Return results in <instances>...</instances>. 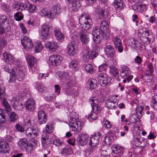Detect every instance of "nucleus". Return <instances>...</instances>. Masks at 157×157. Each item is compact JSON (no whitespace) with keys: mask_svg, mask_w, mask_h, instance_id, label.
Returning <instances> with one entry per match:
<instances>
[{"mask_svg":"<svg viewBox=\"0 0 157 157\" xmlns=\"http://www.w3.org/2000/svg\"><path fill=\"white\" fill-rule=\"evenodd\" d=\"M105 52L108 57H113L115 56V51L114 48L110 45L106 46L105 48Z\"/></svg>","mask_w":157,"mask_h":157,"instance_id":"nucleus-25","label":"nucleus"},{"mask_svg":"<svg viewBox=\"0 0 157 157\" xmlns=\"http://www.w3.org/2000/svg\"><path fill=\"white\" fill-rule=\"evenodd\" d=\"M3 56L4 62L8 64H13V56L10 54L5 52L3 54Z\"/></svg>","mask_w":157,"mask_h":157,"instance_id":"nucleus-30","label":"nucleus"},{"mask_svg":"<svg viewBox=\"0 0 157 157\" xmlns=\"http://www.w3.org/2000/svg\"><path fill=\"white\" fill-rule=\"evenodd\" d=\"M152 37V35H150L147 36L145 37H141L140 38L142 42L144 43H149L151 41V37Z\"/></svg>","mask_w":157,"mask_h":157,"instance_id":"nucleus-52","label":"nucleus"},{"mask_svg":"<svg viewBox=\"0 0 157 157\" xmlns=\"http://www.w3.org/2000/svg\"><path fill=\"white\" fill-rule=\"evenodd\" d=\"M44 96L45 100L49 102L52 101L53 99H56V95L54 94H45Z\"/></svg>","mask_w":157,"mask_h":157,"instance_id":"nucleus-45","label":"nucleus"},{"mask_svg":"<svg viewBox=\"0 0 157 157\" xmlns=\"http://www.w3.org/2000/svg\"><path fill=\"white\" fill-rule=\"evenodd\" d=\"M97 14L100 18H103V15L104 14V11L101 8H99L97 9Z\"/></svg>","mask_w":157,"mask_h":157,"instance_id":"nucleus-64","label":"nucleus"},{"mask_svg":"<svg viewBox=\"0 0 157 157\" xmlns=\"http://www.w3.org/2000/svg\"><path fill=\"white\" fill-rule=\"evenodd\" d=\"M88 138L89 137L87 135L81 134L77 138V143L80 146L86 145L87 143Z\"/></svg>","mask_w":157,"mask_h":157,"instance_id":"nucleus-24","label":"nucleus"},{"mask_svg":"<svg viewBox=\"0 0 157 157\" xmlns=\"http://www.w3.org/2000/svg\"><path fill=\"white\" fill-rule=\"evenodd\" d=\"M97 82L96 80L94 78H91L88 81L89 88L90 90L96 88L97 86Z\"/></svg>","mask_w":157,"mask_h":157,"instance_id":"nucleus-36","label":"nucleus"},{"mask_svg":"<svg viewBox=\"0 0 157 157\" xmlns=\"http://www.w3.org/2000/svg\"><path fill=\"white\" fill-rule=\"evenodd\" d=\"M21 69L22 68L20 65L17 66V65H15L14 67L12 68L13 72H14L17 78L20 81H21L24 78L26 74L25 70Z\"/></svg>","mask_w":157,"mask_h":157,"instance_id":"nucleus-9","label":"nucleus"},{"mask_svg":"<svg viewBox=\"0 0 157 157\" xmlns=\"http://www.w3.org/2000/svg\"><path fill=\"white\" fill-rule=\"evenodd\" d=\"M138 35L140 38H141V37L147 36L151 35L149 33L148 31L144 28L140 29L138 30Z\"/></svg>","mask_w":157,"mask_h":157,"instance_id":"nucleus-31","label":"nucleus"},{"mask_svg":"<svg viewBox=\"0 0 157 157\" xmlns=\"http://www.w3.org/2000/svg\"><path fill=\"white\" fill-rule=\"evenodd\" d=\"M43 49V46L42 45L40 41H38L36 43L35 48V52L36 53L40 52Z\"/></svg>","mask_w":157,"mask_h":157,"instance_id":"nucleus-51","label":"nucleus"},{"mask_svg":"<svg viewBox=\"0 0 157 157\" xmlns=\"http://www.w3.org/2000/svg\"><path fill=\"white\" fill-rule=\"evenodd\" d=\"M69 67L70 68L77 70L78 68V63L76 60H73L69 64Z\"/></svg>","mask_w":157,"mask_h":157,"instance_id":"nucleus-57","label":"nucleus"},{"mask_svg":"<svg viewBox=\"0 0 157 157\" xmlns=\"http://www.w3.org/2000/svg\"><path fill=\"white\" fill-rule=\"evenodd\" d=\"M72 153V150L71 148L69 147H65L64 148L62 149L60 153L65 156L69 155Z\"/></svg>","mask_w":157,"mask_h":157,"instance_id":"nucleus-38","label":"nucleus"},{"mask_svg":"<svg viewBox=\"0 0 157 157\" xmlns=\"http://www.w3.org/2000/svg\"><path fill=\"white\" fill-rule=\"evenodd\" d=\"M62 60V57L60 55H52L49 57L48 63L49 65L56 66L59 65L61 63Z\"/></svg>","mask_w":157,"mask_h":157,"instance_id":"nucleus-12","label":"nucleus"},{"mask_svg":"<svg viewBox=\"0 0 157 157\" xmlns=\"http://www.w3.org/2000/svg\"><path fill=\"white\" fill-rule=\"evenodd\" d=\"M69 2L68 7L71 11H76L81 6L79 0H67Z\"/></svg>","mask_w":157,"mask_h":157,"instance_id":"nucleus-16","label":"nucleus"},{"mask_svg":"<svg viewBox=\"0 0 157 157\" xmlns=\"http://www.w3.org/2000/svg\"><path fill=\"white\" fill-rule=\"evenodd\" d=\"M50 12V10H48L47 9H44L42 10L40 14L42 16H47L49 18H51V17L48 16L49 15H50L49 12Z\"/></svg>","mask_w":157,"mask_h":157,"instance_id":"nucleus-61","label":"nucleus"},{"mask_svg":"<svg viewBox=\"0 0 157 157\" xmlns=\"http://www.w3.org/2000/svg\"><path fill=\"white\" fill-rule=\"evenodd\" d=\"M103 120V127L106 128H110L112 126L111 122L106 119H104Z\"/></svg>","mask_w":157,"mask_h":157,"instance_id":"nucleus-63","label":"nucleus"},{"mask_svg":"<svg viewBox=\"0 0 157 157\" xmlns=\"http://www.w3.org/2000/svg\"><path fill=\"white\" fill-rule=\"evenodd\" d=\"M109 27L108 21L106 20H103L101 22L100 28L101 31L109 30Z\"/></svg>","mask_w":157,"mask_h":157,"instance_id":"nucleus-37","label":"nucleus"},{"mask_svg":"<svg viewBox=\"0 0 157 157\" xmlns=\"http://www.w3.org/2000/svg\"><path fill=\"white\" fill-rule=\"evenodd\" d=\"M115 105V104L111 101L109 99L107 100L105 102V106L106 107L109 109L116 108V106Z\"/></svg>","mask_w":157,"mask_h":157,"instance_id":"nucleus-44","label":"nucleus"},{"mask_svg":"<svg viewBox=\"0 0 157 157\" xmlns=\"http://www.w3.org/2000/svg\"><path fill=\"white\" fill-rule=\"evenodd\" d=\"M79 23L81 27L85 30L91 29L93 24L91 17L88 14L85 13H82L80 17Z\"/></svg>","mask_w":157,"mask_h":157,"instance_id":"nucleus-4","label":"nucleus"},{"mask_svg":"<svg viewBox=\"0 0 157 157\" xmlns=\"http://www.w3.org/2000/svg\"><path fill=\"white\" fill-rule=\"evenodd\" d=\"M68 55L71 56H75L78 52L77 45L74 41H71L68 44L67 47Z\"/></svg>","mask_w":157,"mask_h":157,"instance_id":"nucleus-10","label":"nucleus"},{"mask_svg":"<svg viewBox=\"0 0 157 157\" xmlns=\"http://www.w3.org/2000/svg\"><path fill=\"white\" fill-rule=\"evenodd\" d=\"M59 77L61 79L67 78L69 77V73L66 72H60L58 74Z\"/></svg>","mask_w":157,"mask_h":157,"instance_id":"nucleus-62","label":"nucleus"},{"mask_svg":"<svg viewBox=\"0 0 157 157\" xmlns=\"http://www.w3.org/2000/svg\"><path fill=\"white\" fill-rule=\"evenodd\" d=\"M21 43L24 48L27 51L33 48V44L32 41L28 36H25L22 39Z\"/></svg>","mask_w":157,"mask_h":157,"instance_id":"nucleus-19","label":"nucleus"},{"mask_svg":"<svg viewBox=\"0 0 157 157\" xmlns=\"http://www.w3.org/2000/svg\"><path fill=\"white\" fill-rule=\"evenodd\" d=\"M39 130L38 128L33 127L27 128L25 131L26 134L28 137L32 138L36 137L38 135Z\"/></svg>","mask_w":157,"mask_h":157,"instance_id":"nucleus-18","label":"nucleus"},{"mask_svg":"<svg viewBox=\"0 0 157 157\" xmlns=\"http://www.w3.org/2000/svg\"><path fill=\"white\" fill-rule=\"evenodd\" d=\"M121 76L123 78L127 79V81L129 82L133 78L132 75H130V73H128V74H124L122 72L120 73Z\"/></svg>","mask_w":157,"mask_h":157,"instance_id":"nucleus-48","label":"nucleus"},{"mask_svg":"<svg viewBox=\"0 0 157 157\" xmlns=\"http://www.w3.org/2000/svg\"><path fill=\"white\" fill-rule=\"evenodd\" d=\"M128 43L129 46L134 49L138 53H140L141 51L145 48L144 44H141L133 38L128 39Z\"/></svg>","mask_w":157,"mask_h":157,"instance_id":"nucleus-7","label":"nucleus"},{"mask_svg":"<svg viewBox=\"0 0 157 157\" xmlns=\"http://www.w3.org/2000/svg\"><path fill=\"white\" fill-rule=\"evenodd\" d=\"M90 103L91 105L92 110L90 114L88 117V119H89V121L91 119L94 120L98 117L97 114L101 112V108L98 105V101L96 97H94L90 98Z\"/></svg>","mask_w":157,"mask_h":157,"instance_id":"nucleus-3","label":"nucleus"},{"mask_svg":"<svg viewBox=\"0 0 157 157\" xmlns=\"http://www.w3.org/2000/svg\"><path fill=\"white\" fill-rule=\"evenodd\" d=\"M4 111H5L4 109H0V122L3 123L6 121V117Z\"/></svg>","mask_w":157,"mask_h":157,"instance_id":"nucleus-58","label":"nucleus"},{"mask_svg":"<svg viewBox=\"0 0 157 157\" xmlns=\"http://www.w3.org/2000/svg\"><path fill=\"white\" fill-rule=\"evenodd\" d=\"M132 143L133 146L136 147H140L143 148L145 147L147 144L145 139L137 137L134 138Z\"/></svg>","mask_w":157,"mask_h":157,"instance_id":"nucleus-15","label":"nucleus"},{"mask_svg":"<svg viewBox=\"0 0 157 157\" xmlns=\"http://www.w3.org/2000/svg\"><path fill=\"white\" fill-rule=\"evenodd\" d=\"M35 105L34 101L32 99H28L25 104L26 109L30 111H32L34 110Z\"/></svg>","mask_w":157,"mask_h":157,"instance_id":"nucleus-29","label":"nucleus"},{"mask_svg":"<svg viewBox=\"0 0 157 157\" xmlns=\"http://www.w3.org/2000/svg\"><path fill=\"white\" fill-rule=\"evenodd\" d=\"M149 106H145V107H144L141 106H138L136 109L137 113H139L140 115V116H138L137 118L139 119L144 114V112L145 110H147L149 109Z\"/></svg>","mask_w":157,"mask_h":157,"instance_id":"nucleus-33","label":"nucleus"},{"mask_svg":"<svg viewBox=\"0 0 157 157\" xmlns=\"http://www.w3.org/2000/svg\"><path fill=\"white\" fill-rule=\"evenodd\" d=\"M53 144L56 147H60L64 144L62 140L56 139L53 140Z\"/></svg>","mask_w":157,"mask_h":157,"instance_id":"nucleus-50","label":"nucleus"},{"mask_svg":"<svg viewBox=\"0 0 157 157\" xmlns=\"http://www.w3.org/2000/svg\"><path fill=\"white\" fill-rule=\"evenodd\" d=\"M52 29V26L47 23L41 26L40 36L43 40H45L49 39Z\"/></svg>","mask_w":157,"mask_h":157,"instance_id":"nucleus-8","label":"nucleus"},{"mask_svg":"<svg viewBox=\"0 0 157 157\" xmlns=\"http://www.w3.org/2000/svg\"><path fill=\"white\" fill-rule=\"evenodd\" d=\"M13 6L17 10L22 11L26 9L29 12H31L35 11L36 8V6L30 4L28 2H26L24 3H20L19 4H14L13 5Z\"/></svg>","mask_w":157,"mask_h":157,"instance_id":"nucleus-6","label":"nucleus"},{"mask_svg":"<svg viewBox=\"0 0 157 157\" xmlns=\"http://www.w3.org/2000/svg\"><path fill=\"white\" fill-rule=\"evenodd\" d=\"M62 10V8L60 5L57 4L53 7L52 10H51V12H49L50 15H49L48 16L51 17V18H53L55 16H56L58 14L60 13Z\"/></svg>","mask_w":157,"mask_h":157,"instance_id":"nucleus-21","label":"nucleus"},{"mask_svg":"<svg viewBox=\"0 0 157 157\" xmlns=\"http://www.w3.org/2000/svg\"><path fill=\"white\" fill-rule=\"evenodd\" d=\"M138 13H140L145 11L147 9V6L146 4H140L139 5Z\"/></svg>","mask_w":157,"mask_h":157,"instance_id":"nucleus-59","label":"nucleus"},{"mask_svg":"<svg viewBox=\"0 0 157 157\" xmlns=\"http://www.w3.org/2000/svg\"><path fill=\"white\" fill-rule=\"evenodd\" d=\"M121 73L122 72L124 74L126 73L127 74L128 73H130V71L128 67L124 65H122L121 66L120 69Z\"/></svg>","mask_w":157,"mask_h":157,"instance_id":"nucleus-60","label":"nucleus"},{"mask_svg":"<svg viewBox=\"0 0 157 157\" xmlns=\"http://www.w3.org/2000/svg\"><path fill=\"white\" fill-rule=\"evenodd\" d=\"M24 17L23 14L20 12L16 13L14 15V17L16 20L20 21L22 20Z\"/></svg>","mask_w":157,"mask_h":157,"instance_id":"nucleus-55","label":"nucleus"},{"mask_svg":"<svg viewBox=\"0 0 157 157\" xmlns=\"http://www.w3.org/2000/svg\"><path fill=\"white\" fill-rule=\"evenodd\" d=\"M29 142H28L26 139L23 138L21 139L18 142V144L21 149L24 150L26 147L28 145Z\"/></svg>","mask_w":157,"mask_h":157,"instance_id":"nucleus-35","label":"nucleus"},{"mask_svg":"<svg viewBox=\"0 0 157 157\" xmlns=\"http://www.w3.org/2000/svg\"><path fill=\"white\" fill-rule=\"evenodd\" d=\"M84 68L86 71L90 74L93 73L94 72V70L91 64L87 63L84 65Z\"/></svg>","mask_w":157,"mask_h":157,"instance_id":"nucleus-40","label":"nucleus"},{"mask_svg":"<svg viewBox=\"0 0 157 157\" xmlns=\"http://www.w3.org/2000/svg\"><path fill=\"white\" fill-rule=\"evenodd\" d=\"M108 65L104 64L99 66L97 74V78L100 85L104 87L110 83L112 80L110 77L106 74V69Z\"/></svg>","mask_w":157,"mask_h":157,"instance_id":"nucleus-1","label":"nucleus"},{"mask_svg":"<svg viewBox=\"0 0 157 157\" xmlns=\"http://www.w3.org/2000/svg\"><path fill=\"white\" fill-rule=\"evenodd\" d=\"M101 132H98L95 133L94 136L90 137L89 144L91 147H95L98 144L99 142V139L101 136Z\"/></svg>","mask_w":157,"mask_h":157,"instance_id":"nucleus-17","label":"nucleus"},{"mask_svg":"<svg viewBox=\"0 0 157 157\" xmlns=\"http://www.w3.org/2000/svg\"><path fill=\"white\" fill-rule=\"evenodd\" d=\"M11 104L15 109L17 110H21L23 108L22 103L16 98L12 99Z\"/></svg>","mask_w":157,"mask_h":157,"instance_id":"nucleus-27","label":"nucleus"},{"mask_svg":"<svg viewBox=\"0 0 157 157\" xmlns=\"http://www.w3.org/2000/svg\"><path fill=\"white\" fill-rule=\"evenodd\" d=\"M124 0H115L113 5L117 9H121L123 8Z\"/></svg>","mask_w":157,"mask_h":157,"instance_id":"nucleus-34","label":"nucleus"},{"mask_svg":"<svg viewBox=\"0 0 157 157\" xmlns=\"http://www.w3.org/2000/svg\"><path fill=\"white\" fill-rule=\"evenodd\" d=\"M84 122L78 120V114L75 112L70 114L69 126L71 129L74 132L78 133L82 129Z\"/></svg>","mask_w":157,"mask_h":157,"instance_id":"nucleus-2","label":"nucleus"},{"mask_svg":"<svg viewBox=\"0 0 157 157\" xmlns=\"http://www.w3.org/2000/svg\"><path fill=\"white\" fill-rule=\"evenodd\" d=\"M99 48L96 46L94 45L93 47V50L89 52L88 49L84 48L83 49L82 53V57L85 61H87L89 59H91L96 57L99 51Z\"/></svg>","mask_w":157,"mask_h":157,"instance_id":"nucleus-5","label":"nucleus"},{"mask_svg":"<svg viewBox=\"0 0 157 157\" xmlns=\"http://www.w3.org/2000/svg\"><path fill=\"white\" fill-rule=\"evenodd\" d=\"M39 93H43L45 92L46 90V87L43 84H39L36 88Z\"/></svg>","mask_w":157,"mask_h":157,"instance_id":"nucleus-53","label":"nucleus"},{"mask_svg":"<svg viewBox=\"0 0 157 157\" xmlns=\"http://www.w3.org/2000/svg\"><path fill=\"white\" fill-rule=\"evenodd\" d=\"M89 33L82 30H80L79 35L80 39L83 44H87L90 41V39L89 36Z\"/></svg>","mask_w":157,"mask_h":157,"instance_id":"nucleus-20","label":"nucleus"},{"mask_svg":"<svg viewBox=\"0 0 157 157\" xmlns=\"http://www.w3.org/2000/svg\"><path fill=\"white\" fill-rule=\"evenodd\" d=\"M68 28L70 30L71 33L73 34L75 32V29H76L75 24L74 22H71L69 23V26L68 25Z\"/></svg>","mask_w":157,"mask_h":157,"instance_id":"nucleus-54","label":"nucleus"},{"mask_svg":"<svg viewBox=\"0 0 157 157\" xmlns=\"http://www.w3.org/2000/svg\"><path fill=\"white\" fill-rule=\"evenodd\" d=\"M35 147L34 146V145L31 144L30 143H29L27 145V146L26 147V148L24 150H25L27 154H29L31 153L35 150Z\"/></svg>","mask_w":157,"mask_h":157,"instance_id":"nucleus-43","label":"nucleus"},{"mask_svg":"<svg viewBox=\"0 0 157 157\" xmlns=\"http://www.w3.org/2000/svg\"><path fill=\"white\" fill-rule=\"evenodd\" d=\"M50 142V139L49 138V136L48 134L45 135H43L42 136L41 138V142L43 145H44L45 144H47L48 142Z\"/></svg>","mask_w":157,"mask_h":157,"instance_id":"nucleus-47","label":"nucleus"},{"mask_svg":"<svg viewBox=\"0 0 157 157\" xmlns=\"http://www.w3.org/2000/svg\"><path fill=\"white\" fill-rule=\"evenodd\" d=\"M111 154L113 157H123V154L125 148L122 147L114 145L112 147Z\"/></svg>","mask_w":157,"mask_h":157,"instance_id":"nucleus-13","label":"nucleus"},{"mask_svg":"<svg viewBox=\"0 0 157 157\" xmlns=\"http://www.w3.org/2000/svg\"><path fill=\"white\" fill-rule=\"evenodd\" d=\"M110 71L113 74V75L117 78L119 77V71L118 69L115 67H110Z\"/></svg>","mask_w":157,"mask_h":157,"instance_id":"nucleus-56","label":"nucleus"},{"mask_svg":"<svg viewBox=\"0 0 157 157\" xmlns=\"http://www.w3.org/2000/svg\"><path fill=\"white\" fill-rule=\"evenodd\" d=\"M45 47L50 52H54L56 51L58 48L57 42L52 40L48 42L45 44Z\"/></svg>","mask_w":157,"mask_h":157,"instance_id":"nucleus-23","label":"nucleus"},{"mask_svg":"<svg viewBox=\"0 0 157 157\" xmlns=\"http://www.w3.org/2000/svg\"><path fill=\"white\" fill-rule=\"evenodd\" d=\"M6 23L8 25L9 24L7 17L5 15L0 16V25L3 27Z\"/></svg>","mask_w":157,"mask_h":157,"instance_id":"nucleus-46","label":"nucleus"},{"mask_svg":"<svg viewBox=\"0 0 157 157\" xmlns=\"http://www.w3.org/2000/svg\"><path fill=\"white\" fill-rule=\"evenodd\" d=\"M100 30L98 27L96 26L94 28L92 34L93 36V39L95 44H99L101 41V37L99 36Z\"/></svg>","mask_w":157,"mask_h":157,"instance_id":"nucleus-14","label":"nucleus"},{"mask_svg":"<svg viewBox=\"0 0 157 157\" xmlns=\"http://www.w3.org/2000/svg\"><path fill=\"white\" fill-rule=\"evenodd\" d=\"M38 120L40 124L45 123L47 121V116L45 113L42 110L39 111L38 113Z\"/></svg>","mask_w":157,"mask_h":157,"instance_id":"nucleus-28","label":"nucleus"},{"mask_svg":"<svg viewBox=\"0 0 157 157\" xmlns=\"http://www.w3.org/2000/svg\"><path fill=\"white\" fill-rule=\"evenodd\" d=\"M101 35L104 40H107L110 37V31L109 30L106 31H101Z\"/></svg>","mask_w":157,"mask_h":157,"instance_id":"nucleus-49","label":"nucleus"},{"mask_svg":"<svg viewBox=\"0 0 157 157\" xmlns=\"http://www.w3.org/2000/svg\"><path fill=\"white\" fill-rule=\"evenodd\" d=\"M10 148L7 143L3 140L0 139V152L2 153L7 152Z\"/></svg>","mask_w":157,"mask_h":157,"instance_id":"nucleus-26","label":"nucleus"},{"mask_svg":"<svg viewBox=\"0 0 157 157\" xmlns=\"http://www.w3.org/2000/svg\"><path fill=\"white\" fill-rule=\"evenodd\" d=\"M138 35L140 38H141V37L147 36L151 35L149 33L148 31L144 28L140 29L138 30Z\"/></svg>","mask_w":157,"mask_h":157,"instance_id":"nucleus-32","label":"nucleus"},{"mask_svg":"<svg viewBox=\"0 0 157 157\" xmlns=\"http://www.w3.org/2000/svg\"><path fill=\"white\" fill-rule=\"evenodd\" d=\"M54 129L53 124L50 123H48L45 126V131L47 133L50 134L53 132Z\"/></svg>","mask_w":157,"mask_h":157,"instance_id":"nucleus-42","label":"nucleus"},{"mask_svg":"<svg viewBox=\"0 0 157 157\" xmlns=\"http://www.w3.org/2000/svg\"><path fill=\"white\" fill-rule=\"evenodd\" d=\"M150 105L152 108L157 110V94L152 97V101L151 102Z\"/></svg>","mask_w":157,"mask_h":157,"instance_id":"nucleus-41","label":"nucleus"},{"mask_svg":"<svg viewBox=\"0 0 157 157\" xmlns=\"http://www.w3.org/2000/svg\"><path fill=\"white\" fill-rule=\"evenodd\" d=\"M29 67L30 68H32L35 63V59L34 57L32 56H28L26 58Z\"/></svg>","mask_w":157,"mask_h":157,"instance_id":"nucleus-39","label":"nucleus"},{"mask_svg":"<svg viewBox=\"0 0 157 157\" xmlns=\"http://www.w3.org/2000/svg\"><path fill=\"white\" fill-rule=\"evenodd\" d=\"M54 35L59 42H61L64 40V36L61 32L60 29L58 27H56L54 28Z\"/></svg>","mask_w":157,"mask_h":157,"instance_id":"nucleus-22","label":"nucleus"},{"mask_svg":"<svg viewBox=\"0 0 157 157\" xmlns=\"http://www.w3.org/2000/svg\"><path fill=\"white\" fill-rule=\"evenodd\" d=\"M5 89L2 84L0 85V100H3L2 103L5 108L8 111H9L11 107L5 98Z\"/></svg>","mask_w":157,"mask_h":157,"instance_id":"nucleus-11","label":"nucleus"}]
</instances>
